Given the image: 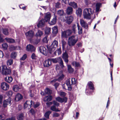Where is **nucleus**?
Segmentation results:
<instances>
[{
	"label": "nucleus",
	"instance_id": "nucleus-1",
	"mask_svg": "<svg viewBox=\"0 0 120 120\" xmlns=\"http://www.w3.org/2000/svg\"><path fill=\"white\" fill-rule=\"evenodd\" d=\"M93 13V11L90 8H87L84 9L83 11V15L84 18L90 19L91 15Z\"/></svg>",
	"mask_w": 120,
	"mask_h": 120
},
{
	"label": "nucleus",
	"instance_id": "nucleus-2",
	"mask_svg": "<svg viewBox=\"0 0 120 120\" xmlns=\"http://www.w3.org/2000/svg\"><path fill=\"white\" fill-rule=\"evenodd\" d=\"M78 40L77 37L73 35L69 37L68 44L69 46H72L74 45Z\"/></svg>",
	"mask_w": 120,
	"mask_h": 120
},
{
	"label": "nucleus",
	"instance_id": "nucleus-3",
	"mask_svg": "<svg viewBox=\"0 0 120 120\" xmlns=\"http://www.w3.org/2000/svg\"><path fill=\"white\" fill-rule=\"evenodd\" d=\"M77 82L75 78H72L69 79H68L66 82V84L68 87V90H71L72 89L71 85L75 84Z\"/></svg>",
	"mask_w": 120,
	"mask_h": 120
},
{
	"label": "nucleus",
	"instance_id": "nucleus-4",
	"mask_svg": "<svg viewBox=\"0 0 120 120\" xmlns=\"http://www.w3.org/2000/svg\"><path fill=\"white\" fill-rule=\"evenodd\" d=\"M58 45V42L56 40H54L53 42L51 45L48 48V50L50 53L52 54Z\"/></svg>",
	"mask_w": 120,
	"mask_h": 120
},
{
	"label": "nucleus",
	"instance_id": "nucleus-5",
	"mask_svg": "<svg viewBox=\"0 0 120 120\" xmlns=\"http://www.w3.org/2000/svg\"><path fill=\"white\" fill-rule=\"evenodd\" d=\"M0 71L3 75H7L11 73L10 70L5 65H2L0 67Z\"/></svg>",
	"mask_w": 120,
	"mask_h": 120
},
{
	"label": "nucleus",
	"instance_id": "nucleus-6",
	"mask_svg": "<svg viewBox=\"0 0 120 120\" xmlns=\"http://www.w3.org/2000/svg\"><path fill=\"white\" fill-rule=\"evenodd\" d=\"M50 59L51 61H52L53 63H56L57 62L59 63L60 64V67L62 68H63L64 67L63 60L61 58L58 57L55 59Z\"/></svg>",
	"mask_w": 120,
	"mask_h": 120
},
{
	"label": "nucleus",
	"instance_id": "nucleus-7",
	"mask_svg": "<svg viewBox=\"0 0 120 120\" xmlns=\"http://www.w3.org/2000/svg\"><path fill=\"white\" fill-rule=\"evenodd\" d=\"M34 105V102L32 101H26L24 105V108L25 109L28 107V109L30 108L31 106H33Z\"/></svg>",
	"mask_w": 120,
	"mask_h": 120
},
{
	"label": "nucleus",
	"instance_id": "nucleus-8",
	"mask_svg": "<svg viewBox=\"0 0 120 120\" xmlns=\"http://www.w3.org/2000/svg\"><path fill=\"white\" fill-rule=\"evenodd\" d=\"M40 52L45 55H46L48 53L47 50L43 46H41L39 48Z\"/></svg>",
	"mask_w": 120,
	"mask_h": 120
},
{
	"label": "nucleus",
	"instance_id": "nucleus-9",
	"mask_svg": "<svg viewBox=\"0 0 120 120\" xmlns=\"http://www.w3.org/2000/svg\"><path fill=\"white\" fill-rule=\"evenodd\" d=\"M80 22L81 26L84 28L85 29H87L88 28V24L87 23L82 19H80Z\"/></svg>",
	"mask_w": 120,
	"mask_h": 120
},
{
	"label": "nucleus",
	"instance_id": "nucleus-10",
	"mask_svg": "<svg viewBox=\"0 0 120 120\" xmlns=\"http://www.w3.org/2000/svg\"><path fill=\"white\" fill-rule=\"evenodd\" d=\"M1 87L2 89L4 90H6L9 89V86L6 83L3 82L1 84Z\"/></svg>",
	"mask_w": 120,
	"mask_h": 120
},
{
	"label": "nucleus",
	"instance_id": "nucleus-11",
	"mask_svg": "<svg viewBox=\"0 0 120 120\" xmlns=\"http://www.w3.org/2000/svg\"><path fill=\"white\" fill-rule=\"evenodd\" d=\"M11 104V99L10 98H9L7 99L4 100L3 102V106L4 107H7L9 104Z\"/></svg>",
	"mask_w": 120,
	"mask_h": 120
},
{
	"label": "nucleus",
	"instance_id": "nucleus-12",
	"mask_svg": "<svg viewBox=\"0 0 120 120\" xmlns=\"http://www.w3.org/2000/svg\"><path fill=\"white\" fill-rule=\"evenodd\" d=\"M35 49L34 46L32 45L29 44L26 46V50L27 51L31 52H34Z\"/></svg>",
	"mask_w": 120,
	"mask_h": 120
},
{
	"label": "nucleus",
	"instance_id": "nucleus-13",
	"mask_svg": "<svg viewBox=\"0 0 120 120\" xmlns=\"http://www.w3.org/2000/svg\"><path fill=\"white\" fill-rule=\"evenodd\" d=\"M56 101L61 103L63 102L65 103L67 101V98L66 97L62 98L60 97H58L56 98Z\"/></svg>",
	"mask_w": 120,
	"mask_h": 120
},
{
	"label": "nucleus",
	"instance_id": "nucleus-14",
	"mask_svg": "<svg viewBox=\"0 0 120 120\" xmlns=\"http://www.w3.org/2000/svg\"><path fill=\"white\" fill-rule=\"evenodd\" d=\"M51 17V15L49 12L46 13L45 14L44 20L45 22L49 21Z\"/></svg>",
	"mask_w": 120,
	"mask_h": 120
},
{
	"label": "nucleus",
	"instance_id": "nucleus-15",
	"mask_svg": "<svg viewBox=\"0 0 120 120\" xmlns=\"http://www.w3.org/2000/svg\"><path fill=\"white\" fill-rule=\"evenodd\" d=\"M34 32L32 30H30L25 33L26 37L28 38H31L33 37L34 35Z\"/></svg>",
	"mask_w": 120,
	"mask_h": 120
},
{
	"label": "nucleus",
	"instance_id": "nucleus-16",
	"mask_svg": "<svg viewBox=\"0 0 120 120\" xmlns=\"http://www.w3.org/2000/svg\"><path fill=\"white\" fill-rule=\"evenodd\" d=\"M51 64V60L50 59H48L45 61L44 63V67H48Z\"/></svg>",
	"mask_w": 120,
	"mask_h": 120
},
{
	"label": "nucleus",
	"instance_id": "nucleus-17",
	"mask_svg": "<svg viewBox=\"0 0 120 120\" xmlns=\"http://www.w3.org/2000/svg\"><path fill=\"white\" fill-rule=\"evenodd\" d=\"M73 9L71 7H68L67 8L66 10V13L67 15H70L72 14Z\"/></svg>",
	"mask_w": 120,
	"mask_h": 120
},
{
	"label": "nucleus",
	"instance_id": "nucleus-18",
	"mask_svg": "<svg viewBox=\"0 0 120 120\" xmlns=\"http://www.w3.org/2000/svg\"><path fill=\"white\" fill-rule=\"evenodd\" d=\"M74 19V18L72 15H70L68 17L66 20V22L68 24H70L72 22Z\"/></svg>",
	"mask_w": 120,
	"mask_h": 120
},
{
	"label": "nucleus",
	"instance_id": "nucleus-19",
	"mask_svg": "<svg viewBox=\"0 0 120 120\" xmlns=\"http://www.w3.org/2000/svg\"><path fill=\"white\" fill-rule=\"evenodd\" d=\"M52 98V96L50 95L45 96L43 100L45 101H51Z\"/></svg>",
	"mask_w": 120,
	"mask_h": 120
},
{
	"label": "nucleus",
	"instance_id": "nucleus-20",
	"mask_svg": "<svg viewBox=\"0 0 120 120\" xmlns=\"http://www.w3.org/2000/svg\"><path fill=\"white\" fill-rule=\"evenodd\" d=\"M57 20L56 16L54 15L53 18L52 19L50 22H49V24L50 25H54L56 23Z\"/></svg>",
	"mask_w": 120,
	"mask_h": 120
},
{
	"label": "nucleus",
	"instance_id": "nucleus-21",
	"mask_svg": "<svg viewBox=\"0 0 120 120\" xmlns=\"http://www.w3.org/2000/svg\"><path fill=\"white\" fill-rule=\"evenodd\" d=\"M68 4L70 6L74 8H77L78 7L77 4L74 2H68Z\"/></svg>",
	"mask_w": 120,
	"mask_h": 120
},
{
	"label": "nucleus",
	"instance_id": "nucleus-22",
	"mask_svg": "<svg viewBox=\"0 0 120 120\" xmlns=\"http://www.w3.org/2000/svg\"><path fill=\"white\" fill-rule=\"evenodd\" d=\"M78 30V34L79 35L82 34V27L80 26L78 23H77Z\"/></svg>",
	"mask_w": 120,
	"mask_h": 120
},
{
	"label": "nucleus",
	"instance_id": "nucleus-23",
	"mask_svg": "<svg viewBox=\"0 0 120 120\" xmlns=\"http://www.w3.org/2000/svg\"><path fill=\"white\" fill-rule=\"evenodd\" d=\"M45 22V21H44V20L43 19H42L38 23L37 25L39 27L43 26L44 25Z\"/></svg>",
	"mask_w": 120,
	"mask_h": 120
},
{
	"label": "nucleus",
	"instance_id": "nucleus-24",
	"mask_svg": "<svg viewBox=\"0 0 120 120\" xmlns=\"http://www.w3.org/2000/svg\"><path fill=\"white\" fill-rule=\"evenodd\" d=\"M23 98V96L21 94H17L16 96L15 97V100L16 101H18L22 99Z\"/></svg>",
	"mask_w": 120,
	"mask_h": 120
},
{
	"label": "nucleus",
	"instance_id": "nucleus-25",
	"mask_svg": "<svg viewBox=\"0 0 120 120\" xmlns=\"http://www.w3.org/2000/svg\"><path fill=\"white\" fill-rule=\"evenodd\" d=\"M13 79V78L11 76H7L4 78L5 81L9 83L11 82Z\"/></svg>",
	"mask_w": 120,
	"mask_h": 120
},
{
	"label": "nucleus",
	"instance_id": "nucleus-26",
	"mask_svg": "<svg viewBox=\"0 0 120 120\" xmlns=\"http://www.w3.org/2000/svg\"><path fill=\"white\" fill-rule=\"evenodd\" d=\"M76 14L78 16H80L82 13V9L80 8H78L76 9Z\"/></svg>",
	"mask_w": 120,
	"mask_h": 120
},
{
	"label": "nucleus",
	"instance_id": "nucleus-27",
	"mask_svg": "<svg viewBox=\"0 0 120 120\" xmlns=\"http://www.w3.org/2000/svg\"><path fill=\"white\" fill-rule=\"evenodd\" d=\"M52 33L54 34H56L58 32L57 27V26H55L52 28Z\"/></svg>",
	"mask_w": 120,
	"mask_h": 120
},
{
	"label": "nucleus",
	"instance_id": "nucleus-28",
	"mask_svg": "<svg viewBox=\"0 0 120 120\" xmlns=\"http://www.w3.org/2000/svg\"><path fill=\"white\" fill-rule=\"evenodd\" d=\"M7 41L9 43H13L15 42V40L13 39L8 38H5Z\"/></svg>",
	"mask_w": 120,
	"mask_h": 120
},
{
	"label": "nucleus",
	"instance_id": "nucleus-29",
	"mask_svg": "<svg viewBox=\"0 0 120 120\" xmlns=\"http://www.w3.org/2000/svg\"><path fill=\"white\" fill-rule=\"evenodd\" d=\"M51 109L53 111L56 112H59L60 110L58 109L56 106L53 105L51 107Z\"/></svg>",
	"mask_w": 120,
	"mask_h": 120
},
{
	"label": "nucleus",
	"instance_id": "nucleus-30",
	"mask_svg": "<svg viewBox=\"0 0 120 120\" xmlns=\"http://www.w3.org/2000/svg\"><path fill=\"white\" fill-rule=\"evenodd\" d=\"M44 91L46 94H50L52 93V91L48 88H46Z\"/></svg>",
	"mask_w": 120,
	"mask_h": 120
},
{
	"label": "nucleus",
	"instance_id": "nucleus-31",
	"mask_svg": "<svg viewBox=\"0 0 120 120\" xmlns=\"http://www.w3.org/2000/svg\"><path fill=\"white\" fill-rule=\"evenodd\" d=\"M101 5V4L100 3H98L96 4V11L97 12L99 11L100 7Z\"/></svg>",
	"mask_w": 120,
	"mask_h": 120
},
{
	"label": "nucleus",
	"instance_id": "nucleus-32",
	"mask_svg": "<svg viewBox=\"0 0 120 120\" xmlns=\"http://www.w3.org/2000/svg\"><path fill=\"white\" fill-rule=\"evenodd\" d=\"M43 34V33L40 30H38V32L36 33L35 35V36L36 37H41Z\"/></svg>",
	"mask_w": 120,
	"mask_h": 120
},
{
	"label": "nucleus",
	"instance_id": "nucleus-33",
	"mask_svg": "<svg viewBox=\"0 0 120 120\" xmlns=\"http://www.w3.org/2000/svg\"><path fill=\"white\" fill-rule=\"evenodd\" d=\"M76 26L75 24H73L71 26L72 30L74 34H75L76 33Z\"/></svg>",
	"mask_w": 120,
	"mask_h": 120
},
{
	"label": "nucleus",
	"instance_id": "nucleus-34",
	"mask_svg": "<svg viewBox=\"0 0 120 120\" xmlns=\"http://www.w3.org/2000/svg\"><path fill=\"white\" fill-rule=\"evenodd\" d=\"M51 113V112L50 111H49L47 112L44 115L45 116L47 119H49V115Z\"/></svg>",
	"mask_w": 120,
	"mask_h": 120
},
{
	"label": "nucleus",
	"instance_id": "nucleus-35",
	"mask_svg": "<svg viewBox=\"0 0 120 120\" xmlns=\"http://www.w3.org/2000/svg\"><path fill=\"white\" fill-rule=\"evenodd\" d=\"M88 85L91 90H93L94 89L93 83L91 82H89L88 83Z\"/></svg>",
	"mask_w": 120,
	"mask_h": 120
},
{
	"label": "nucleus",
	"instance_id": "nucleus-36",
	"mask_svg": "<svg viewBox=\"0 0 120 120\" xmlns=\"http://www.w3.org/2000/svg\"><path fill=\"white\" fill-rule=\"evenodd\" d=\"M51 29L50 27H46L45 30V34H48L50 32Z\"/></svg>",
	"mask_w": 120,
	"mask_h": 120
},
{
	"label": "nucleus",
	"instance_id": "nucleus-37",
	"mask_svg": "<svg viewBox=\"0 0 120 120\" xmlns=\"http://www.w3.org/2000/svg\"><path fill=\"white\" fill-rule=\"evenodd\" d=\"M66 31H62L61 34V36L63 37L67 38L68 37L67 35Z\"/></svg>",
	"mask_w": 120,
	"mask_h": 120
},
{
	"label": "nucleus",
	"instance_id": "nucleus-38",
	"mask_svg": "<svg viewBox=\"0 0 120 120\" xmlns=\"http://www.w3.org/2000/svg\"><path fill=\"white\" fill-rule=\"evenodd\" d=\"M68 71L69 73H71L73 71V69L72 68L70 65H68Z\"/></svg>",
	"mask_w": 120,
	"mask_h": 120
},
{
	"label": "nucleus",
	"instance_id": "nucleus-39",
	"mask_svg": "<svg viewBox=\"0 0 120 120\" xmlns=\"http://www.w3.org/2000/svg\"><path fill=\"white\" fill-rule=\"evenodd\" d=\"M18 120H22L23 118V115L22 113H21L17 117Z\"/></svg>",
	"mask_w": 120,
	"mask_h": 120
},
{
	"label": "nucleus",
	"instance_id": "nucleus-40",
	"mask_svg": "<svg viewBox=\"0 0 120 120\" xmlns=\"http://www.w3.org/2000/svg\"><path fill=\"white\" fill-rule=\"evenodd\" d=\"M57 93L61 96L63 97H64L66 95V94L64 92L58 91Z\"/></svg>",
	"mask_w": 120,
	"mask_h": 120
},
{
	"label": "nucleus",
	"instance_id": "nucleus-41",
	"mask_svg": "<svg viewBox=\"0 0 120 120\" xmlns=\"http://www.w3.org/2000/svg\"><path fill=\"white\" fill-rule=\"evenodd\" d=\"M17 53L16 52H12L11 54V57L13 58H15L16 57L17 55Z\"/></svg>",
	"mask_w": 120,
	"mask_h": 120
},
{
	"label": "nucleus",
	"instance_id": "nucleus-42",
	"mask_svg": "<svg viewBox=\"0 0 120 120\" xmlns=\"http://www.w3.org/2000/svg\"><path fill=\"white\" fill-rule=\"evenodd\" d=\"M20 89L19 86L17 85H15L13 87V89L15 91H17Z\"/></svg>",
	"mask_w": 120,
	"mask_h": 120
},
{
	"label": "nucleus",
	"instance_id": "nucleus-43",
	"mask_svg": "<svg viewBox=\"0 0 120 120\" xmlns=\"http://www.w3.org/2000/svg\"><path fill=\"white\" fill-rule=\"evenodd\" d=\"M66 31L68 37L70 36L72 34V31L71 30L68 29Z\"/></svg>",
	"mask_w": 120,
	"mask_h": 120
},
{
	"label": "nucleus",
	"instance_id": "nucleus-44",
	"mask_svg": "<svg viewBox=\"0 0 120 120\" xmlns=\"http://www.w3.org/2000/svg\"><path fill=\"white\" fill-rule=\"evenodd\" d=\"M57 13L60 16H62L64 14V11L62 10H58L57 11Z\"/></svg>",
	"mask_w": 120,
	"mask_h": 120
},
{
	"label": "nucleus",
	"instance_id": "nucleus-45",
	"mask_svg": "<svg viewBox=\"0 0 120 120\" xmlns=\"http://www.w3.org/2000/svg\"><path fill=\"white\" fill-rule=\"evenodd\" d=\"M72 64L76 67H78L80 66L79 63L78 62L74 61L72 63Z\"/></svg>",
	"mask_w": 120,
	"mask_h": 120
},
{
	"label": "nucleus",
	"instance_id": "nucleus-46",
	"mask_svg": "<svg viewBox=\"0 0 120 120\" xmlns=\"http://www.w3.org/2000/svg\"><path fill=\"white\" fill-rule=\"evenodd\" d=\"M57 53L58 55L60 54L61 53V48H59L57 50H56L54 53L55 55H56V54Z\"/></svg>",
	"mask_w": 120,
	"mask_h": 120
},
{
	"label": "nucleus",
	"instance_id": "nucleus-47",
	"mask_svg": "<svg viewBox=\"0 0 120 120\" xmlns=\"http://www.w3.org/2000/svg\"><path fill=\"white\" fill-rule=\"evenodd\" d=\"M13 60L12 59H11L8 60L7 61V64L8 65H10L12 64Z\"/></svg>",
	"mask_w": 120,
	"mask_h": 120
},
{
	"label": "nucleus",
	"instance_id": "nucleus-48",
	"mask_svg": "<svg viewBox=\"0 0 120 120\" xmlns=\"http://www.w3.org/2000/svg\"><path fill=\"white\" fill-rule=\"evenodd\" d=\"M3 33L5 35H8V30L7 29H3Z\"/></svg>",
	"mask_w": 120,
	"mask_h": 120
},
{
	"label": "nucleus",
	"instance_id": "nucleus-49",
	"mask_svg": "<svg viewBox=\"0 0 120 120\" xmlns=\"http://www.w3.org/2000/svg\"><path fill=\"white\" fill-rule=\"evenodd\" d=\"M2 48L5 49H7L8 47V45L6 43L3 44L2 45Z\"/></svg>",
	"mask_w": 120,
	"mask_h": 120
},
{
	"label": "nucleus",
	"instance_id": "nucleus-50",
	"mask_svg": "<svg viewBox=\"0 0 120 120\" xmlns=\"http://www.w3.org/2000/svg\"><path fill=\"white\" fill-rule=\"evenodd\" d=\"M62 58L63 59L68 58V54L66 53H64L63 55Z\"/></svg>",
	"mask_w": 120,
	"mask_h": 120
},
{
	"label": "nucleus",
	"instance_id": "nucleus-51",
	"mask_svg": "<svg viewBox=\"0 0 120 120\" xmlns=\"http://www.w3.org/2000/svg\"><path fill=\"white\" fill-rule=\"evenodd\" d=\"M64 77V75L62 74L57 79V80H58L59 81H60Z\"/></svg>",
	"mask_w": 120,
	"mask_h": 120
},
{
	"label": "nucleus",
	"instance_id": "nucleus-52",
	"mask_svg": "<svg viewBox=\"0 0 120 120\" xmlns=\"http://www.w3.org/2000/svg\"><path fill=\"white\" fill-rule=\"evenodd\" d=\"M16 48V46L13 45H11L10 47V49L11 50H15Z\"/></svg>",
	"mask_w": 120,
	"mask_h": 120
},
{
	"label": "nucleus",
	"instance_id": "nucleus-53",
	"mask_svg": "<svg viewBox=\"0 0 120 120\" xmlns=\"http://www.w3.org/2000/svg\"><path fill=\"white\" fill-rule=\"evenodd\" d=\"M13 92L11 91H8L7 93V95L9 96H11Z\"/></svg>",
	"mask_w": 120,
	"mask_h": 120
},
{
	"label": "nucleus",
	"instance_id": "nucleus-54",
	"mask_svg": "<svg viewBox=\"0 0 120 120\" xmlns=\"http://www.w3.org/2000/svg\"><path fill=\"white\" fill-rule=\"evenodd\" d=\"M56 8H59L60 7V4L58 2L55 5Z\"/></svg>",
	"mask_w": 120,
	"mask_h": 120
},
{
	"label": "nucleus",
	"instance_id": "nucleus-55",
	"mask_svg": "<svg viewBox=\"0 0 120 120\" xmlns=\"http://www.w3.org/2000/svg\"><path fill=\"white\" fill-rule=\"evenodd\" d=\"M15 117H12L11 118H8L6 120H15ZM1 120H4V119H2Z\"/></svg>",
	"mask_w": 120,
	"mask_h": 120
},
{
	"label": "nucleus",
	"instance_id": "nucleus-56",
	"mask_svg": "<svg viewBox=\"0 0 120 120\" xmlns=\"http://www.w3.org/2000/svg\"><path fill=\"white\" fill-rule=\"evenodd\" d=\"M53 105H56V106L57 107L59 106V103H58L56 101H53Z\"/></svg>",
	"mask_w": 120,
	"mask_h": 120
},
{
	"label": "nucleus",
	"instance_id": "nucleus-57",
	"mask_svg": "<svg viewBox=\"0 0 120 120\" xmlns=\"http://www.w3.org/2000/svg\"><path fill=\"white\" fill-rule=\"evenodd\" d=\"M86 92L87 95H89L91 94V92H90V90L87 89H86Z\"/></svg>",
	"mask_w": 120,
	"mask_h": 120
},
{
	"label": "nucleus",
	"instance_id": "nucleus-58",
	"mask_svg": "<svg viewBox=\"0 0 120 120\" xmlns=\"http://www.w3.org/2000/svg\"><path fill=\"white\" fill-rule=\"evenodd\" d=\"M27 57L26 55V54H24L22 57L21 59L22 60H25L26 58Z\"/></svg>",
	"mask_w": 120,
	"mask_h": 120
},
{
	"label": "nucleus",
	"instance_id": "nucleus-59",
	"mask_svg": "<svg viewBox=\"0 0 120 120\" xmlns=\"http://www.w3.org/2000/svg\"><path fill=\"white\" fill-rule=\"evenodd\" d=\"M31 57L32 59H35L36 58V56L34 53H33L31 56Z\"/></svg>",
	"mask_w": 120,
	"mask_h": 120
},
{
	"label": "nucleus",
	"instance_id": "nucleus-60",
	"mask_svg": "<svg viewBox=\"0 0 120 120\" xmlns=\"http://www.w3.org/2000/svg\"><path fill=\"white\" fill-rule=\"evenodd\" d=\"M85 4L87 5H88L90 3V1L89 0H85Z\"/></svg>",
	"mask_w": 120,
	"mask_h": 120
},
{
	"label": "nucleus",
	"instance_id": "nucleus-61",
	"mask_svg": "<svg viewBox=\"0 0 120 120\" xmlns=\"http://www.w3.org/2000/svg\"><path fill=\"white\" fill-rule=\"evenodd\" d=\"M40 105V104L39 103H37L34 105V108H36L39 106Z\"/></svg>",
	"mask_w": 120,
	"mask_h": 120
},
{
	"label": "nucleus",
	"instance_id": "nucleus-62",
	"mask_svg": "<svg viewBox=\"0 0 120 120\" xmlns=\"http://www.w3.org/2000/svg\"><path fill=\"white\" fill-rule=\"evenodd\" d=\"M38 40L37 39H36L33 42V43L34 45H36L38 43Z\"/></svg>",
	"mask_w": 120,
	"mask_h": 120
},
{
	"label": "nucleus",
	"instance_id": "nucleus-63",
	"mask_svg": "<svg viewBox=\"0 0 120 120\" xmlns=\"http://www.w3.org/2000/svg\"><path fill=\"white\" fill-rule=\"evenodd\" d=\"M59 116V114L56 112H55L53 114V116L54 117H57Z\"/></svg>",
	"mask_w": 120,
	"mask_h": 120
},
{
	"label": "nucleus",
	"instance_id": "nucleus-64",
	"mask_svg": "<svg viewBox=\"0 0 120 120\" xmlns=\"http://www.w3.org/2000/svg\"><path fill=\"white\" fill-rule=\"evenodd\" d=\"M29 93L30 94V95L31 97H32L34 96V94L32 93V90H30L29 92Z\"/></svg>",
	"mask_w": 120,
	"mask_h": 120
}]
</instances>
